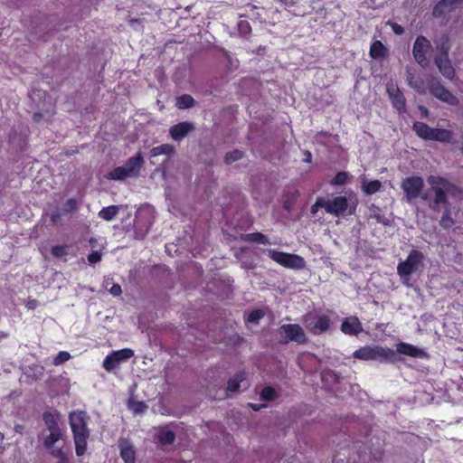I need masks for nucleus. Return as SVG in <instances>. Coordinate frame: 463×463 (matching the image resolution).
<instances>
[{
    "mask_svg": "<svg viewBox=\"0 0 463 463\" xmlns=\"http://www.w3.org/2000/svg\"><path fill=\"white\" fill-rule=\"evenodd\" d=\"M355 207H356V206L354 205V210H353V211H350V213H349L350 214H352V213L354 212Z\"/></svg>",
    "mask_w": 463,
    "mask_h": 463,
    "instance_id": "obj_58",
    "label": "nucleus"
},
{
    "mask_svg": "<svg viewBox=\"0 0 463 463\" xmlns=\"http://www.w3.org/2000/svg\"><path fill=\"white\" fill-rule=\"evenodd\" d=\"M306 327L309 333L317 335L326 332L331 326V319L326 314L316 315L305 318Z\"/></svg>",
    "mask_w": 463,
    "mask_h": 463,
    "instance_id": "obj_10",
    "label": "nucleus"
},
{
    "mask_svg": "<svg viewBox=\"0 0 463 463\" xmlns=\"http://www.w3.org/2000/svg\"><path fill=\"white\" fill-rule=\"evenodd\" d=\"M241 240L248 242H256L259 244H269V239L266 235L261 232H251L241 235Z\"/></svg>",
    "mask_w": 463,
    "mask_h": 463,
    "instance_id": "obj_23",
    "label": "nucleus"
},
{
    "mask_svg": "<svg viewBox=\"0 0 463 463\" xmlns=\"http://www.w3.org/2000/svg\"><path fill=\"white\" fill-rule=\"evenodd\" d=\"M194 104H195L194 99L189 94H184V95L179 96L176 99V103H175L176 107L179 109H191L194 106Z\"/></svg>",
    "mask_w": 463,
    "mask_h": 463,
    "instance_id": "obj_28",
    "label": "nucleus"
},
{
    "mask_svg": "<svg viewBox=\"0 0 463 463\" xmlns=\"http://www.w3.org/2000/svg\"><path fill=\"white\" fill-rule=\"evenodd\" d=\"M157 439L162 445H171L175 440V433L168 427H161L157 433Z\"/></svg>",
    "mask_w": 463,
    "mask_h": 463,
    "instance_id": "obj_20",
    "label": "nucleus"
},
{
    "mask_svg": "<svg viewBox=\"0 0 463 463\" xmlns=\"http://www.w3.org/2000/svg\"><path fill=\"white\" fill-rule=\"evenodd\" d=\"M279 1L288 6H294L298 2V0H279Z\"/></svg>",
    "mask_w": 463,
    "mask_h": 463,
    "instance_id": "obj_50",
    "label": "nucleus"
},
{
    "mask_svg": "<svg viewBox=\"0 0 463 463\" xmlns=\"http://www.w3.org/2000/svg\"><path fill=\"white\" fill-rule=\"evenodd\" d=\"M280 331L285 334V343L295 342L304 345L307 341L303 328L298 324H284L280 326Z\"/></svg>",
    "mask_w": 463,
    "mask_h": 463,
    "instance_id": "obj_12",
    "label": "nucleus"
},
{
    "mask_svg": "<svg viewBox=\"0 0 463 463\" xmlns=\"http://www.w3.org/2000/svg\"><path fill=\"white\" fill-rule=\"evenodd\" d=\"M69 424L72 432L75 444V452L78 457L83 456L87 451L88 439L90 430L88 423L90 417L85 411H73L69 414Z\"/></svg>",
    "mask_w": 463,
    "mask_h": 463,
    "instance_id": "obj_1",
    "label": "nucleus"
},
{
    "mask_svg": "<svg viewBox=\"0 0 463 463\" xmlns=\"http://www.w3.org/2000/svg\"><path fill=\"white\" fill-rule=\"evenodd\" d=\"M369 55L372 59H383L388 56V49L379 41H373L371 44Z\"/></svg>",
    "mask_w": 463,
    "mask_h": 463,
    "instance_id": "obj_19",
    "label": "nucleus"
},
{
    "mask_svg": "<svg viewBox=\"0 0 463 463\" xmlns=\"http://www.w3.org/2000/svg\"><path fill=\"white\" fill-rule=\"evenodd\" d=\"M174 152H175V149L172 145L163 144V145L153 147L150 150V155H151V156L156 157V156H158L161 155L171 156L174 154Z\"/></svg>",
    "mask_w": 463,
    "mask_h": 463,
    "instance_id": "obj_27",
    "label": "nucleus"
},
{
    "mask_svg": "<svg viewBox=\"0 0 463 463\" xmlns=\"http://www.w3.org/2000/svg\"><path fill=\"white\" fill-rule=\"evenodd\" d=\"M119 207L118 205H109L103 207L99 212V217L105 221H112L118 213Z\"/></svg>",
    "mask_w": 463,
    "mask_h": 463,
    "instance_id": "obj_25",
    "label": "nucleus"
},
{
    "mask_svg": "<svg viewBox=\"0 0 463 463\" xmlns=\"http://www.w3.org/2000/svg\"><path fill=\"white\" fill-rule=\"evenodd\" d=\"M239 30L241 33H249L250 32V26L248 22L246 21H241L240 24H239Z\"/></svg>",
    "mask_w": 463,
    "mask_h": 463,
    "instance_id": "obj_47",
    "label": "nucleus"
},
{
    "mask_svg": "<svg viewBox=\"0 0 463 463\" xmlns=\"http://www.w3.org/2000/svg\"><path fill=\"white\" fill-rule=\"evenodd\" d=\"M387 92L390 96L392 106L400 114L404 113L406 111V99L400 89L398 87H388Z\"/></svg>",
    "mask_w": 463,
    "mask_h": 463,
    "instance_id": "obj_16",
    "label": "nucleus"
},
{
    "mask_svg": "<svg viewBox=\"0 0 463 463\" xmlns=\"http://www.w3.org/2000/svg\"><path fill=\"white\" fill-rule=\"evenodd\" d=\"M348 180V174L344 171L338 172L330 181L332 185H343Z\"/></svg>",
    "mask_w": 463,
    "mask_h": 463,
    "instance_id": "obj_37",
    "label": "nucleus"
},
{
    "mask_svg": "<svg viewBox=\"0 0 463 463\" xmlns=\"http://www.w3.org/2000/svg\"><path fill=\"white\" fill-rule=\"evenodd\" d=\"M450 45L449 43V39L445 38L444 41L438 46V54L435 57H440V58H449V52Z\"/></svg>",
    "mask_w": 463,
    "mask_h": 463,
    "instance_id": "obj_36",
    "label": "nucleus"
},
{
    "mask_svg": "<svg viewBox=\"0 0 463 463\" xmlns=\"http://www.w3.org/2000/svg\"><path fill=\"white\" fill-rule=\"evenodd\" d=\"M264 317V312L261 309L252 310L247 318V321L250 323L258 324L259 321Z\"/></svg>",
    "mask_w": 463,
    "mask_h": 463,
    "instance_id": "obj_39",
    "label": "nucleus"
},
{
    "mask_svg": "<svg viewBox=\"0 0 463 463\" xmlns=\"http://www.w3.org/2000/svg\"><path fill=\"white\" fill-rule=\"evenodd\" d=\"M432 46L425 36L420 35L416 38L413 48L412 54L416 61V62L422 68H426L430 64V61L427 57V54L430 52Z\"/></svg>",
    "mask_w": 463,
    "mask_h": 463,
    "instance_id": "obj_8",
    "label": "nucleus"
},
{
    "mask_svg": "<svg viewBox=\"0 0 463 463\" xmlns=\"http://www.w3.org/2000/svg\"><path fill=\"white\" fill-rule=\"evenodd\" d=\"M392 31L394 32V33L398 34V35H401L404 33V29L402 26H401L400 24H393L392 25Z\"/></svg>",
    "mask_w": 463,
    "mask_h": 463,
    "instance_id": "obj_49",
    "label": "nucleus"
},
{
    "mask_svg": "<svg viewBox=\"0 0 463 463\" xmlns=\"http://www.w3.org/2000/svg\"><path fill=\"white\" fill-rule=\"evenodd\" d=\"M43 420L49 430H54V429H60L58 421L52 412L44 411L43 414Z\"/></svg>",
    "mask_w": 463,
    "mask_h": 463,
    "instance_id": "obj_32",
    "label": "nucleus"
},
{
    "mask_svg": "<svg viewBox=\"0 0 463 463\" xmlns=\"http://www.w3.org/2000/svg\"><path fill=\"white\" fill-rule=\"evenodd\" d=\"M429 90L432 96L442 102L450 106H458L459 104L458 97L451 93L439 80L430 81Z\"/></svg>",
    "mask_w": 463,
    "mask_h": 463,
    "instance_id": "obj_9",
    "label": "nucleus"
},
{
    "mask_svg": "<svg viewBox=\"0 0 463 463\" xmlns=\"http://www.w3.org/2000/svg\"><path fill=\"white\" fill-rule=\"evenodd\" d=\"M353 357L362 361H377L379 363L394 362L396 352L380 345H365L353 353Z\"/></svg>",
    "mask_w": 463,
    "mask_h": 463,
    "instance_id": "obj_3",
    "label": "nucleus"
},
{
    "mask_svg": "<svg viewBox=\"0 0 463 463\" xmlns=\"http://www.w3.org/2000/svg\"><path fill=\"white\" fill-rule=\"evenodd\" d=\"M250 405L253 408V410H254V411H257V410H258V408H257V406H256V405H254V404H252V403H250Z\"/></svg>",
    "mask_w": 463,
    "mask_h": 463,
    "instance_id": "obj_57",
    "label": "nucleus"
},
{
    "mask_svg": "<svg viewBox=\"0 0 463 463\" xmlns=\"http://www.w3.org/2000/svg\"><path fill=\"white\" fill-rule=\"evenodd\" d=\"M445 8H446V5H444V3H442L441 0L439 1L433 7V10H432L433 16L440 17L441 15H443V14L445 13Z\"/></svg>",
    "mask_w": 463,
    "mask_h": 463,
    "instance_id": "obj_44",
    "label": "nucleus"
},
{
    "mask_svg": "<svg viewBox=\"0 0 463 463\" xmlns=\"http://www.w3.org/2000/svg\"><path fill=\"white\" fill-rule=\"evenodd\" d=\"M50 434L44 438L43 445L47 449H52L53 445L61 439L62 432L61 428L49 430Z\"/></svg>",
    "mask_w": 463,
    "mask_h": 463,
    "instance_id": "obj_26",
    "label": "nucleus"
},
{
    "mask_svg": "<svg viewBox=\"0 0 463 463\" xmlns=\"http://www.w3.org/2000/svg\"><path fill=\"white\" fill-rule=\"evenodd\" d=\"M319 208H324L326 210V199L321 196L317 198L315 203L310 208V213L312 214H316Z\"/></svg>",
    "mask_w": 463,
    "mask_h": 463,
    "instance_id": "obj_41",
    "label": "nucleus"
},
{
    "mask_svg": "<svg viewBox=\"0 0 463 463\" xmlns=\"http://www.w3.org/2000/svg\"><path fill=\"white\" fill-rule=\"evenodd\" d=\"M341 331L347 335L357 336L364 331L363 325L355 316L345 317L341 324Z\"/></svg>",
    "mask_w": 463,
    "mask_h": 463,
    "instance_id": "obj_15",
    "label": "nucleus"
},
{
    "mask_svg": "<svg viewBox=\"0 0 463 463\" xmlns=\"http://www.w3.org/2000/svg\"><path fill=\"white\" fill-rule=\"evenodd\" d=\"M267 255L272 260L287 269H302L306 267V261L304 258L297 254L269 249L267 251Z\"/></svg>",
    "mask_w": 463,
    "mask_h": 463,
    "instance_id": "obj_6",
    "label": "nucleus"
},
{
    "mask_svg": "<svg viewBox=\"0 0 463 463\" xmlns=\"http://www.w3.org/2000/svg\"><path fill=\"white\" fill-rule=\"evenodd\" d=\"M134 356V351L130 348H124L113 351L108 354L103 361V368L110 372L117 368L120 363L127 361Z\"/></svg>",
    "mask_w": 463,
    "mask_h": 463,
    "instance_id": "obj_11",
    "label": "nucleus"
},
{
    "mask_svg": "<svg viewBox=\"0 0 463 463\" xmlns=\"http://www.w3.org/2000/svg\"><path fill=\"white\" fill-rule=\"evenodd\" d=\"M370 217L375 219L377 222L382 223L385 226L390 224V220L383 214H382V210L380 207L373 203L370 207Z\"/></svg>",
    "mask_w": 463,
    "mask_h": 463,
    "instance_id": "obj_29",
    "label": "nucleus"
},
{
    "mask_svg": "<svg viewBox=\"0 0 463 463\" xmlns=\"http://www.w3.org/2000/svg\"><path fill=\"white\" fill-rule=\"evenodd\" d=\"M397 352L414 358H421L426 355V353L422 349L404 342H401L397 345Z\"/></svg>",
    "mask_w": 463,
    "mask_h": 463,
    "instance_id": "obj_18",
    "label": "nucleus"
},
{
    "mask_svg": "<svg viewBox=\"0 0 463 463\" xmlns=\"http://www.w3.org/2000/svg\"><path fill=\"white\" fill-rule=\"evenodd\" d=\"M401 188L404 192L408 201H412L420 197L424 201L430 200L429 193H422L424 188V180L418 175L408 176L402 179Z\"/></svg>",
    "mask_w": 463,
    "mask_h": 463,
    "instance_id": "obj_5",
    "label": "nucleus"
},
{
    "mask_svg": "<svg viewBox=\"0 0 463 463\" xmlns=\"http://www.w3.org/2000/svg\"><path fill=\"white\" fill-rule=\"evenodd\" d=\"M243 157V152L239 149H234L232 151L228 152L225 155L224 162L227 165H231L235 161H238Z\"/></svg>",
    "mask_w": 463,
    "mask_h": 463,
    "instance_id": "obj_33",
    "label": "nucleus"
},
{
    "mask_svg": "<svg viewBox=\"0 0 463 463\" xmlns=\"http://www.w3.org/2000/svg\"><path fill=\"white\" fill-rule=\"evenodd\" d=\"M52 454L57 458H59V460H62L64 459V462L68 463V458L66 456V454L63 452V450L61 449H56V450H53L52 452Z\"/></svg>",
    "mask_w": 463,
    "mask_h": 463,
    "instance_id": "obj_46",
    "label": "nucleus"
},
{
    "mask_svg": "<svg viewBox=\"0 0 463 463\" xmlns=\"http://www.w3.org/2000/svg\"><path fill=\"white\" fill-rule=\"evenodd\" d=\"M120 457L125 463L136 462V451L131 445H124L120 447Z\"/></svg>",
    "mask_w": 463,
    "mask_h": 463,
    "instance_id": "obj_24",
    "label": "nucleus"
},
{
    "mask_svg": "<svg viewBox=\"0 0 463 463\" xmlns=\"http://www.w3.org/2000/svg\"><path fill=\"white\" fill-rule=\"evenodd\" d=\"M194 125L193 122L183 121L179 122L175 125H173L169 128V135L175 141H181L184 139L190 132L194 130Z\"/></svg>",
    "mask_w": 463,
    "mask_h": 463,
    "instance_id": "obj_14",
    "label": "nucleus"
},
{
    "mask_svg": "<svg viewBox=\"0 0 463 463\" xmlns=\"http://www.w3.org/2000/svg\"><path fill=\"white\" fill-rule=\"evenodd\" d=\"M70 248V245H55L52 246L51 249V254L54 258H62L68 254V250Z\"/></svg>",
    "mask_w": 463,
    "mask_h": 463,
    "instance_id": "obj_34",
    "label": "nucleus"
},
{
    "mask_svg": "<svg viewBox=\"0 0 463 463\" xmlns=\"http://www.w3.org/2000/svg\"><path fill=\"white\" fill-rule=\"evenodd\" d=\"M245 379L244 373H238L228 381L227 390L231 392H237L240 389V383Z\"/></svg>",
    "mask_w": 463,
    "mask_h": 463,
    "instance_id": "obj_31",
    "label": "nucleus"
},
{
    "mask_svg": "<svg viewBox=\"0 0 463 463\" xmlns=\"http://www.w3.org/2000/svg\"><path fill=\"white\" fill-rule=\"evenodd\" d=\"M363 191L366 194H373L380 191L382 183L379 180L363 181Z\"/></svg>",
    "mask_w": 463,
    "mask_h": 463,
    "instance_id": "obj_30",
    "label": "nucleus"
},
{
    "mask_svg": "<svg viewBox=\"0 0 463 463\" xmlns=\"http://www.w3.org/2000/svg\"><path fill=\"white\" fill-rule=\"evenodd\" d=\"M348 208V200L345 196H336L333 200H326V212L329 214L340 216Z\"/></svg>",
    "mask_w": 463,
    "mask_h": 463,
    "instance_id": "obj_13",
    "label": "nucleus"
},
{
    "mask_svg": "<svg viewBox=\"0 0 463 463\" xmlns=\"http://www.w3.org/2000/svg\"><path fill=\"white\" fill-rule=\"evenodd\" d=\"M61 219V215L59 213H53L51 215V221L52 223H57Z\"/></svg>",
    "mask_w": 463,
    "mask_h": 463,
    "instance_id": "obj_51",
    "label": "nucleus"
},
{
    "mask_svg": "<svg viewBox=\"0 0 463 463\" xmlns=\"http://www.w3.org/2000/svg\"><path fill=\"white\" fill-rule=\"evenodd\" d=\"M71 354L67 351H60L57 355L53 358L54 365H61L71 359Z\"/></svg>",
    "mask_w": 463,
    "mask_h": 463,
    "instance_id": "obj_38",
    "label": "nucleus"
},
{
    "mask_svg": "<svg viewBox=\"0 0 463 463\" xmlns=\"http://www.w3.org/2000/svg\"><path fill=\"white\" fill-rule=\"evenodd\" d=\"M419 109H420V112H421V115H422L423 117H427V116H428V114H429V110H428L424 106H420V108H419Z\"/></svg>",
    "mask_w": 463,
    "mask_h": 463,
    "instance_id": "obj_54",
    "label": "nucleus"
},
{
    "mask_svg": "<svg viewBox=\"0 0 463 463\" xmlns=\"http://www.w3.org/2000/svg\"><path fill=\"white\" fill-rule=\"evenodd\" d=\"M452 135L451 130L433 128L430 140L449 143L451 142Z\"/></svg>",
    "mask_w": 463,
    "mask_h": 463,
    "instance_id": "obj_21",
    "label": "nucleus"
},
{
    "mask_svg": "<svg viewBox=\"0 0 463 463\" xmlns=\"http://www.w3.org/2000/svg\"><path fill=\"white\" fill-rule=\"evenodd\" d=\"M454 223L453 219L450 216L449 211L447 209L441 216L440 225L443 228H450Z\"/></svg>",
    "mask_w": 463,
    "mask_h": 463,
    "instance_id": "obj_40",
    "label": "nucleus"
},
{
    "mask_svg": "<svg viewBox=\"0 0 463 463\" xmlns=\"http://www.w3.org/2000/svg\"><path fill=\"white\" fill-rule=\"evenodd\" d=\"M409 84H410L411 87L416 88V85H413V83H412L411 78V79H409Z\"/></svg>",
    "mask_w": 463,
    "mask_h": 463,
    "instance_id": "obj_56",
    "label": "nucleus"
},
{
    "mask_svg": "<svg viewBox=\"0 0 463 463\" xmlns=\"http://www.w3.org/2000/svg\"><path fill=\"white\" fill-rule=\"evenodd\" d=\"M424 259L423 253L419 250H412L407 259L400 262L397 267V272L401 277L410 276L414 273Z\"/></svg>",
    "mask_w": 463,
    "mask_h": 463,
    "instance_id": "obj_7",
    "label": "nucleus"
},
{
    "mask_svg": "<svg viewBox=\"0 0 463 463\" xmlns=\"http://www.w3.org/2000/svg\"><path fill=\"white\" fill-rule=\"evenodd\" d=\"M276 397H277L276 391L270 386L264 387L262 389V391L260 392V399L262 401L270 402V401L275 400Z\"/></svg>",
    "mask_w": 463,
    "mask_h": 463,
    "instance_id": "obj_35",
    "label": "nucleus"
},
{
    "mask_svg": "<svg viewBox=\"0 0 463 463\" xmlns=\"http://www.w3.org/2000/svg\"><path fill=\"white\" fill-rule=\"evenodd\" d=\"M78 209V202L74 198H70L66 201L63 206V210L66 213H71Z\"/></svg>",
    "mask_w": 463,
    "mask_h": 463,
    "instance_id": "obj_43",
    "label": "nucleus"
},
{
    "mask_svg": "<svg viewBox=\"0 0 463 463\" xmlns=\"http://www.w3.org/2000/svg\"><path fill=\"white\" fill-rule=\"evenodd\" d=\"M134 22H137V20H130L131 24H133Z\"/></svg>",
    "mask_w": 463,
    "mask_h": 463,
    "instance_id": "obj_60",
    "label": "nucleus"
},
{
    "mask_svg": "<svg viewBox=\"0 0 463 463\" xmlns=\"http://www.w3.org/2000/svg\"><path fill=\"white\" fill-rule=\"evenodd\" d=\"M412 128L417 136L424 140H430V135L433 131V128H430L426 123L420 121L414 122Z\"/></svg>",
    "mask_w": 463,
    "mask_h": 463,
    "instance_id": "obj_22",
    "label": "nucleus"
},
{
    "mask_svg": "<svg viewBox=\"0 0 463 463\" xmlns=\"http://www.w3.org/2000/svg\"><path fill=\"white\" fill-rule=\"evenodd\" d=\"M42 117L41 113H34L33 114V120L35 122H38L40 120V118Z\"/></svg>",
    "mask_w": 463,
    "mask_h": 463,
    "instance_id": "obj_55",
    "label": "nucleus"
},
{
    "mask_svg": "<svg viewBox=\"0 0 463 463\" xmlns=\"http://www.w3.org/2000/svg\"><path fill=\"white\" fill-rule=\"evenodd\" d=\"M434 63L443 77L453 80L456 77V71L452 66L449 58L434 57Z\"/></svg>",
    "mask_w": 463,
    "mask_h": 463,
    "instance_id": "obj_17",
    "label": "nucleus"
},
{
    "mask_svg": "<svg viewBox=\"0 0 463 463\" xmlns=\"http://www.w3.org/2000/svg\"><path fill=\"white\" fill-rule=\"evenodd\" d=\"M147 406L143 402H133L129 403V409L134 413H141L143 412Z\"/></svg>",
    "mask_w": 463,
    "mask_h": 463,
    "instance_id": "obj_42",
    "label": "nucleus"
},
{
    "mask_svg": "<svg viewBox=\"0 0 463 463\" xmlns=\"http://www.w3.org/2000/svg\"><path fill=\"white\" fill-rule=\"evenodd\" d=\"M109 293L115 297H118L122 293L121 286L119 284H113L109 289Z\"/></svg>",
    "mask_w": 463,
    "mask_h": 463,
    "instance_id": "obj_48",
    "label": "nucleus"
},
{
    "mask_svg": "<svg viewBox=\"0 0 463 463\" xmlns=\"http://www.w3.org/2000/svg\"><path fill=\"white\" fill-rule=\"evenodd\" d=\"M144 158L140 153L129 157L124 165L118 166L106 174V178L114 181H123L128 177H135L139 175L143 166Z\"/></svg>",
    "mask_w": 463,
    "mask_h": 463,
    "instance_id": "obj_4",
    "label": "nucleus"
},
{
    "mask_svg": "<svg viewBox=\"0 0 463 463\" xmlns=\"http://www.w3.org/2000/svg\"><path fill=\"white\" fill-rule=\"evenodd\" d=\"M304 155H305L304 161L307 162V163H310L311 160H312V154H311V152L308 151V150H306L304 152Z\"/></svg>",
    "mask_w": 463,
    "mask_h": 463,
    "instance_id": "obj_52",
    "label": "nucleus"
},
{
    "mask_svg": "<svg viewBox=\"0 0 463 463\" xmlns=\"http://www.w3.org/2000/svg\"><path fill=\"white\" fill-rule=\"evenodd\" d=\"M427 182L430 185V192L434 194L429 202L430 209L439 212L441 206L448 208L449 203L447 194L455 193L457 190L456 184L444 177L437 175H430Z\"/></svg>",
    "mask_w": 463,
    "mask_h": 463,
    "instance_id": "obj_2",
    "label": "nucleus"
},
{
    "mask_svg": "<svg viewBox=\"0 0 463 463\" xmlns=\"http://www.w3.org/2000/svg\"><path fill=\"white\" fill-rule=\"evenodd\" d=\"M441 1H442V3H444L446 7H450L453 5H455L457 2H458L459 0H441Z\"/></svg>",
    "mask_w": 463,
    "mask_h": 463,
    "instance_id": "obj_53",
    "label": "nucleus"
},
{
    "mask_svg": "<svg viewBox=\"0 0 463 463\" xmlns=\"http://www.w3.org/2000/svg\"><path fill=\"white\" fill-rule=\"evenodd\" d=\"M101 260V253L94 250L88 255V261L90 264L94 265Z\"/></svg>",
    "mask_w": 463,
    "mask_h": 463,
    "instance_id": "obj_45",
    "label": "nucleus"
},
{
    "mask_svg": "<svg viewBox=\"0 0 463 463\" xmlns=\"http://www.w3.org/2000/svg\"><path fill=\"white\" fill-rule=\"evenodd\" d=\"M460 150L463 153V141H462V145L460 146Z\"/></svg>",
    "mask_w": 463,
    "mask_h": 463,
    "instance_id": "obj_59",
    "label": "nucleus"
}]
</instances>
